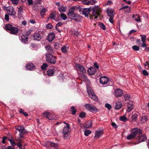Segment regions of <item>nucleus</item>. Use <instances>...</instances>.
I'll list each match as a JSON object with an SVG mask.
<instances>
[{
    "label": "nucleus",
    "instance_id": "1",
    "mask_svg": "<svg viewBox=\"0 0 149 149\" xmlns=\"http://www.w3.org/2000/svg\"><path fill=\"white\" fill-rule=\"evenodd\" d=\"M101 8L98 6H94L92 10L93 19H100V13L101 12Z\"/></svg>",
    "mask_w": 149,
    "mask_h": 149
},
{
    "label": "nucleus",
    "instance_id": "2",
    "mask_svg": "<svg viewBox=\"0 0 149 149\" xmlns=\"http://www.w3.org/2000/svg\"><path fill=\"white\" fill-rule=\"evenodd\" d=\"M5 28L7 31H9L10 33L13 34H16L18 31V29L17 28L13 26L10 24H6L5 25Z\"/></svg>",
    "mask_w": 149,
    "mask_h": 149
},
{
    "label": "nucleus",
    "instance_id": "3",
    "mask_svg": "<svg viewBox=\"0 0 149 149\" xmlns=\"http://www.w3.org/2000/svg\"><path fill=\"white\" fill-rule=\"evenodd\" d=\"M46 60L47 62L55 64L56 62V58L51 54H47L46 55Z\"/></svg>",
    "mask_w": 149,
    "mask_h": 149
},
{
    "label": "nucleus",
    "instance_id": "4",
    "mask_svg": "<svg viewBox=\"0 0 149 149\" xmlns=\"http://www.w3.org/2000/svg\"><path fill=\"white\" fill-rule=\"evenodd\" d=\"M87 91L89 96L92 99L95 101H97L98 100L97 97L91 88H89V87H88Z\"/></svg>",
    "mask_w": 149,
    "mask_h": 149
},
{
    "label": "nucleus",
    "instance_id": "5",
    "mask_svg": "<svg viewBox=\"0 0 149 149\" xmlns=\"http://www.w3.org/2000/svg\"><path fill=\"white\" fill-rule=\"evenodd\" d=\"M43 115L44 117H47L50 120H55L57 118L54 114L49 112H44L43 113Z\"/></svg>",
    "mask_w": 149,
    "mask_h": 149
},
{
    "label": "nucleus",
    "instance_id": "6",
    "mask_svg": "<svg viewBox=\"0 0 149 149\" xmlns=\"http://www.w3.org/2000/svg\"><path fill=\"white\" fill-rule=\"evenodd\" d=\"M5 9L7 10L8 14L11 16H14L16 14V12L15 10L11 6L6 7Z\"/></svg>",
    "mask_w": 149,
    "mask_h": 149
},
{
    "label": "nucleus",
    "instance_id": "7",
    "mask_svg": "<svg viewBox=\"0 0 149 149\" xmlns=\"http://www.w3.org/2000/svg\"><path fill=\"white\" fill-rule=\"evenodd\" d=\"M85 108L90 111L92 112H95L97 111L96 107L93 105L87 104L85 105Z\"/></svg>",
    "mask_w": 149,
    "mask_h": 149
},
{
    "label": "nucleus",
    "instance_id": "8",
    "mask_svg": "<svg viewBox=\"0 0 149 149\" xmlns=\"http://www.w3.org/2000/svg\"><path fill=\"white\" fill-rule=\"evenodd\" d=\"M70 131V125L69 124H67V126L64 127L63 131L64 137H65L67 135H68Z\"/></svg>",
    "mask_w": 149,
    "mask_h": 149
},
{
    "label": "nucleus",
    "instance_id": "9",
    "mask_svg": "<svg viewBox=\"0 0 149 149\" xmlns=\"http://www.w3.org/2000/svg\"><path fill=\"white\" fill-rule=\"evenodd\" d=\"M131 132L135 136L137 135H140L142 133L141 130L137 128H135L132 129L131 130Z\"/></svg>",
    "mask_w": 149,
    "mask_h": 149
},
{
    "label": "nucleus",
    "instance_id": "10",
    "mask_svg": "<svg viewBox=\"0 0 149 149\" xmlns=\"http://www.w3.org/2000/svg\"><path fill=\"white\" fill-rule=\"evenodd\" d=\"M58 72V70L56 68L50 69L47 71V74L49 76H52L54 74Z\"/></svg>",
    "mask_w": 149,
    "mask_h": 149
},
{
    "label": "nucleus",
    "instance_id": "11",
    "mask_svg": "<svg viewBox=\"0 0 149 149\" xmlns=\"http://www.w3.org/2000/svg\"><path fill=\"white\" fill-rule=\"evenodd\" d=\"M75 67L77 69L82 73H85L86 72V70L83 65L79 64H76L75 65Z\"/></svg>",
    "mask_w": 149,
    "mask_h": 149
},
{
    "label": "nucleus",
    "instance_id": "12",
    "mask_svg": "<svg viewBox=\"0 0 149 149\" xmlns=\"http://www.w3.org/2000/svg\"><path fill=\"white\" fill-rule=\"evenodd\" d=\"M123 91L120 89H117L114 90V95L116 97H119L123 94Z\"/></svg>",
    "mask_w": 149,
    "mask_h": 149
},
{
    "label": "nucleus",
    "instance_id": "13",
    "mask_svg": "<svg viewBox=\"0 0 149 149\" xmlns=\"http://www.w3.org/2000/svg\"><path fill=\"white\" fill-rule=\"evenodd\" d=\"M42 37V35L38 33H34L33 36V40L38 41H40Z\"/></svg>",
    "mask_w": 149,
    "mask_h": 149
},
{
    "label": "nucleus",
    "instance_id": "14",
    "mask_svg": "<svg viewBox=\"0 0 149 149\" xmlns=\"http://www.w3.org/2000/svg\"><path fill=\"white\" fill-rule=\"evenodd\" d=\"M109 79L106 76L102 77L100 79V82L102 85H105L109 81Z\"/></svg>",
    "mask_w": 149,
    "mask_h": 149
},
{
    "label": "nucleus",
    "instance_id": "15",
    "mask_svg": "<svg viewBox=\"0 0 149 149\" xmlns=\"http://www.w3.org/2000/svg\"><path fill=\"white\" fill-rule=\"evenodd\" d=\"M127 111L129 112L133 109V102L129 100V101L127 103Z\"/></svg>",
    "mask_w": 149,
    "mask_h": 149
},
{
    "label": "nucleus",
    "instance_id": "16",
    "mask_svg": "<svg viewBox=\"0 0 149 149\" xmlns=\"http://www.w3.org/2000/svg\"><path fill=\"white\" fill-rule=\"evenodd\" d=\"M146 139L147 137L145 135L143 134L141 135V136H139V137L137 139L138 140L139 142L137 143H134V144H136L141 142L143 141L146 140Z\"/></svg>",
    "mask_w": 149,
    "mask_h": 149
},
{
    "label": "nucleus",
    "instance_id": "17",
    "mask_svg": "<svg viewBox=\"0 0 149 149\" xmlns=\"http://www.w3.org/2000/svg\"><path fill=\"white\" fill-rule=\"evenodd\" d=\"M103 134V132L102 131L97 130L95 131L94 138H97L101 136Z\"/></svg>",
    "mask_w": 149,
    "mask_h": 149
},
{
    "label": "nucleus",
    "instance_id": "18",
    "mask_svg": "<svg viewBox=\"0 0 149 149\" xmlns=\"http://www.w3.org/2000/svg\"><path fill=\"white\" fill-rule=\"evenodd\" d=\"M55 35L54 32H52L49 34L47 40L49 41H52L54 39Z\"/></svg>",
    "mask_w": 149,
    "mask_h": 149
},
{
    "label": "nucleus",
    "instance_id": "19",
    "mask_svg": "<svg viewBox=\"0 0 149 149\" xmlns=\"http://www.w3.org/2000/svg\"><path fill=\"white\" fill-rule=\"evenodd\" d=\"M68 16L69 18L71 19H74V18H79L81 17L80 15L74 13L70 14V15H68Z\"/></svg>",
    "mask_w": 149,
    "mask_h": 149
},
{
    "label": "nucleus",
    "instance_id": "20",
    "mask_svg": "<svg viewBox=\"0 0 149 149\" xmlns=\"http://www.w3.org/2000/svg\"><path fill=\"white\" fill-rule=\"evenodd\" d=\"M20 40L23 43H26L28 41V38L27 36L22 35L21 37Z\"/></svg>",
    "mask_w": 149,
    "mask_h": 149
},
{
    "label": "nucleus",
    "instance_id": "21",
    "mask_svg": "<svg viewBox=\"0 0 149 149\" xmlns=\"http://www.w3.org/2000/svg\"><path fill=\"white\" fill-rule=\"evenodd\" d=\"M88 72L89 74L92 75L95 74L96 72V70L93 67H91L88 70Z\"/></svg>",
    "mask_w": 149,
    "mask_h": 149
},
{
    "label": "nucleus",
    "instance_id": "22",
    "mask_svg": "<svg viewBox=\"0 0 149 149\" xmlns=\"http://www.w3.org/2000/svg\"><path fill=\"white\" fill-rule=\"evenodd\" d=\"M91 11V10L90 8H85L83 10L82 13L85 16H88Z\"/></svg>",
    "mask_w": 149,
    "mask_h": 149
},
{
    "label": "nucleus",
    "instance_id": "23",
    "mask_svg": "<svg viewBox=\"0 0 149 149\" xmlns=\"http://www.w3.org/2000/svg\"><path fill=\"white\" fill-rule=\"evenodd\" d=\"M35 68V65L32 63H28L26 66V68L27 69L29 70H31Z\"/></svg>",
    "mask_w": 149,
    "mask_h": 149
},
{
    "label": "nucleus",
    "instance_id": "24",
    "mask_svg": "<svg viewBox=\"0 0 149 149\" xmlns=\"http://www.w3.org/2000/svg\"><path fill=\"white\" fill-rule=\"evenodd\" d=\"M85 127L86 128H89L92 126V121L91 120H88L85 123Z\"/></svg>",
    "mask_w": 149,
    "mask_h": 149
},
{
    "label": "nucleus",
    "instance_id": "25",
    "mask_svg": "<svg viewBox=\"0 0 149 149\" xmlns=\"http://www.w3.org/2000/svg\"><path fill=\"white\" fill-rule=\"evenodd\" d=\"M46 50L49 53H52L53 52V49L50 45H47L45 47Z\"/></svg>",
    "mask_w": 149,
    "mask_h": 149
},
{
    "label": "nucleus",
    "instance_id": "26",
    "mask_svg": "<svg viewBox=\"0 0 149 149\" xmlns=\"http://www.w3.org/2000/svg\"><path fill=\"white\" fill-rule=\"evenodd\" d=\"M122 106V104L120 102H118L116 103L115 108L117 109H120Z\"/></svg>",
    "mask_w": 149,
    "mask_h": 149
},
{
    "label": "nucleus",
    "instance_id": "27",
    "mask_svg": "<svg viewBox=\"0 0 149 149\" xmlns=\"http://www.w3.org/2000/svg\"><path fill=\"white\" fill-rule=\"evenodd\" d=\"M68 47L64 46L61 48V50L62 52L65 54L67 52V51L68 50Z\"/></svg>",
    "mask_w": 149,
    "mask_h": 149
},
{
    "label": "nucleus",
    "instance_id": "28",
    "mask_svg": "<svg viewBox=\"0 0 149 149\" xmlns=\"http://www.w3.org/2000/svg\"><path fill=\"white\" fill-rule=\"evenodd\" d=\"M75 8L74 7H72L70 8L69 10L68 13L67 14V15H70V14L73 13L74 12Z\"/></svg>",
    "mask_w": 149,
    "mask_h": 149
},
{
    "label": "nucleus",
    "instance_id": "29",
    "mask_svg": "<svg viewBox=\"0 0 149 149\" xmlns=\"http://www.w3.org/2000/svg\"><path fill=\"white\" fill-rule=\"evenodd\" d=\"M47 10L46 8H43L40 11V15L41 16L43 17Z\"/></svg>",
    "mask_w": 149,
    "mask_h": 149
},
{
    "label": "nucleus",
    "instance_id": "30",
    "mask_svg": "<svg viewBox=\"0 0 149 149\" xmlns=\"http://www.w3.org/2000/svg\"><path fill=\"white\" fill-rule=\"evenodd\" d=\"M107 13L109 16L113 17L114 16V14L112 10H107Z\"/></svg>",
    "mask_w": 149,
    "mask_h": 149
},
{
    "label": "nucleus",
    "instance_id": "31",
    "mask_svg": "<svg viewBox=\"0 0 149 149\" xmlns=\"http://www.w3.org/2000/svg\"><path fill=\"white\" fill-rule=\"evenodd\" d=\"M59 11L60 12H65L66 10V6H62L61 8H58Z\"/></svg>",
    "mask_w": 149,
    "mask_h": 149
},
{
    "label": "nucleus",
    "instance_id": "32",
    "mask_svg": "<svg viewBox=\"0 0 149 149\" xmlns=\"http://www.w3.org/2000/svg\"><path fill=\"white\" fill-rule=\"evenodd\" d=\"M135 136L132 133L129 134L127 137V139L128 140H130L134 138Z\"/></svg>",
    "mask_w": 149,
    "mask_h": 149
},
{
    "label": "nucleus",
    "instance_id": "33",
    "mask_svg": "<svg viewBox=\"0 0 149 149\" xmlns=\"http://www.w3.org/2000/svg\"><path fill=\"white\" fill-rule=\"evenodd\" d=\"M140 36L141 37V40L142 42H145L146 39V37L145 35H140Z\"/></svg>",
    "mask_w": 149,
    "mask_h": 149
},
{
    "label": "nucleus",
    "instance_id": "34",
    "mask_svg": "<svg viewBox=\"0 0 149 149\" xmlns=\"http://www.w3.org/2000/svg\"><path fill=\"white\" fill-rule=\"evenodd\" d=\"M148 119L147 117L144 116H143L141 119V121L143 123H145L147 121Z\"/></svg>",
    "mask_w": 149,
    "mask_h": 149
},
{
    "label": "nucleus",
    "instance_id": "35",
    "mask_svg": "<svg viewBox=\"0 0 149 149\" xmlns=\"http://www.w3.org/2000/svg\"><path fill=\"white\" fill-rule=\"evenodd\" d=\"M8 141L10 142L11 145L13 146H15L16 145V143L13 139L11 138L10 139H8Z\"/></svg>",
    "mask_w": 149,
    "mask_h": 149
},
{
    "label": "nucleus",
    "instance_id": "36",
    "mask_svg": "<svg viewBox=\"0 0 149 149\" xmlns=\"http://www.w3.org/2000/svg\"><path fill=\"white\" fill-rule=\"evenodd\" d=\"M123 96L125 100H130V97L129 95L128 94H125L123 95Z\"/></svg>",
    "mask_w": 149,
    "mask_h": 149
},
{
    "label": "nucleus",
    "instance_id": "37",
    "mask_svg": "<svg viewBox=\"0 0 149 149\" xmlns=\"http://www.w3.org/2000/svg\"><path fill=\"white\" fill-rule=\"evenodd\" d=\"M137 113H135L133 114L132 116V120L133 121H136V119L137 118Z\"/></svg>",
    "mask_w": 149,
    "mask_h": 149
},
{
    "label": "nucleus",
    "instance_id": "38",
    "mask_svg": "<svg viewBox=\"0 0 149 149\" xmlns=\"http://www.w3.org/2000/svg\"><path fill=\"white\" fill-rule=\"evenodd\" d=\"M56 13L54 12H53L51 13L49 17V18H50L52 19H54V18L55 17Z\"/></svg>",
    "mask_w": 149,
    "mask_h": 149
},
{
    "label": "nucleus",
    "instance_id": "39",
    "mask_svg": "<svg viewBox=\"0 0 149 149\" xmlns=\"http://www.w3.org/2000/svg\"><path fill=\"white\" fill-rule=\"evenodd\" d=\"M61 17L63 20H65L67 19V17L66 15L62 13L61 14Z\"/></svg>",
    "mask_w": 149,
    "mask_h": 149
},
{
    "label": "nucleus",
    "instance_id": "40",
    "mask_svg": "<svg viewBox=\"0 0 149 149\" xmlns=\"http://www.w3.org/2000/svg\"><path fill=\"white\" fill-rule=\"evenodd\" d=\"M71 111L73 114L74 115L75 114L76 111L74 107H72L71 108Z\"/></svg>",
    "mask_w": 149,
    "mask_h": 149
},
{
    "label": "nucleus",
    "instance_id": "41",
    "mask_svg": "<svg viewBox=\"0 0 149 149\" xmlns=\"http://www.w3.org/2000/svg\"><path fill=\"white\" fill-rule=\"evenodd\" d=\"M19 132L20 133V134H24L26 133V132L24 128V127H23V128H22L19 131Z\"/></svg>",
    "mask_w": 149,
    "mask_h": 149
},
{
    "label": "nucleus",
    "instance_id": "42",
    "mask_svg": "<svg viewBox=\"0 0 149 149\" xmlns=\"http://www.w3.org/2000/svg\"><path fill=\"white\" fill-rule=\"evenodd\" d=\"M99 26L102 29L104 30L106 29V27L104 25L103 23H100L99 24Z\"/></svg>",
    "mask_w": 149,
    "mask_h": 149
},
{
    "label": "nucleus",
    "instance_id": "43",
    "mask_svg": "<svg viewBox=\"0 0 149 149\" xmlns=\"http://www.w3.org/2000/svg\"><path fill=\"white\" fill-rule=\"evenodd\" d=\"M48 66V65L47 64L44 63L41 66V69L43 70H45Z\"/></svg>",
    "mask_w": 149,
    "mask_h": 149
},
{
    "label": "nucleus",
    "instance_id": "44",
    "mask_svg": "<svg viewBox=\"0 0 149 149\" xmlns=\"http://www.w3.org/2000/svg\"><path fill=\"white\" fill-rule=\"evenodd\" d=\"M91 132L89 130H86L84 132V134L86 136H88L89 134H91Z\"/></svg>",
    "mask_w": 149,
    "mask_h": 149
},
{
    "label": "nucleus",
    "instance_id": "45",
    "mask_svg": "<svg viewBox=\"0 0 149 149\" xmlns=\"http://www.w3.org/2000/svg\"><path fill=\"white\" fill-rule=\"evenodd\" d=\"M132 49L135 51H138L139 49V46L137 45H134L132 47Z\"/></svg>",
    "mask_w": 149,
    "mask_h": 149
},
{
    "label": "nucleus",
    "instance_id": "46",
    "mask_svg": "<svg viewBox=\"0 0 149 149\" xmlns=\"http://www.w3.org/2000/svg\"><path fill=\"white\" fill-rule=\"evenodd\" d=\"M120 120L121 121H125L127 120V119L125 116H123L120 118Z\"/></svg>",
    "mask_w": 149,
    "mask_h": 149
},
{
    "label": "nucleus",
    "instance_id": "47",
    "mask_svg": "<svg viewBox=\"0 0 149 149\" xmlns=\"http://www.w3.org/2000/svg\"><path fill=\"white\" fill-rule=\"evenodd\" d=\"M23 126H20L19 125H17L15 126V128L19 132L20 130L23 128Z\"/></svg>",
    "mask_w": 149,
    "mask_h": 149
},
{
    "label": "nucleus",
    "instance_id": "48",
    "mask_svg": "<svg viewBox=\"0 0 149 149\" xmlns=\"http://www.w3.org/2000/svg\"><path fill=\"white\" fill-rule=\"evenodd\" d=\"M54 45V48L56 49H58L59 47V44L58 43H55Z\"/></svg>",
    "mask_w": 149,
    "mask_h": 149
},
{
    "label": "nucleus",
    "instance_id": "49",
    "mask_svg": "<svg viewBox=\"0 0 149 149\" xmlns=\"http://www.w3.org/2000/svg\"><path fill=\"white\" fill-rule=\"evenodd\" d=\"M145 67L146 69L149 68V63L148 62H146L144 64Z\"/></svg>",
    "mask_w": 149,
    "mask_h": 149
},
{
    "label": "nucleus",
    "instance_id": "50",
    "mask_svg": "<svg viewBox=\"0 0 149 149\" xmlns=\"http://www.w3.org/2000/svg\"><path fill=\"white\" fill-rule=\"evenodd\" d=\"M52 25L51 23H49L46 25V27L47 29H51L52 28Z\"/></svg>",
    "mask_w": 149,
    "mask_h": 149
},
{
    "label": "nucleus",
    "instance_id": "51",
    "mask_svg": "<svg viewBox=\"0 0 149 149\" xmlns=\"http://www.w3.org/2000/svg\"><path fill=\"white\" fill-rule=\"evenodd\" d=\"M105 107L106 108H107L109 109H110L111 108V105L110 104H108V103L105 104Z\"/></svg>",
    "mask_w": 149,
    "mask_h": 149
},
{
    "label": "nucleus",
    "instance_id": "52",
    "mask_svg": "<svg viewBox=\"0 0 149 149\" xmlns=\"http://www.w3.org/2000/svg\"><path fill=\"white\" fill-rule=\"evenodd\" d=\"M12 3L14 4H17L18 2V0H11Z\"/></svg>",
    "mask_w": 149,
    "mask_h": 149
},
{
    "label": "nucleus",
    "instance_id": "53",
    "mask_svg": "<svg viewBox=\"0 0 149 149\" xmlns=\"http://www.w3.org/2000/svg\"><path fill=\"white\" fill-rule=\"evenodd\" d=\"M86 115V114L84 112H82L80 113L79 116L80 117L83 118L85 117Z\"/></svg>",
    "mask_w": 149,
    "mask_h": 149
},
{
    "label": "nucleus",
    "instance_id": "54",
    "mask_svg": "<svg viewBox=\"0 0 149 149\" xmlns=\"http://www.w3.org/2000/svg\"><path fill=\"white\" fill-rule=\"evenodd\" d=\"M143 74L146 76H148V73L147 71L146 70H144L142 72Z\"/></svg>",
    "mask_w": 149,
    "mask_h": 149
},
{
    "label": "nucleus",
    "instance_id": "55",
    "mask_svg": "<svg viewBox=\"0 0 149 149\" xmlns=\"http://www.w3.org/2000/svg\"><path fill=\"white\" fill-rule=\"evenodd\" d=\"M137 44L139 46H141V41L139 39H138L136 40V41Z\"/></svg>",
    "mask_w": 149,
    "mask_h": 149
},
{
    "label": "nucleus",
    "instance_id": "56",
    "mask_svg": "<svg viewBox=\"0 0 149 149\" xmlns=\"http://www.w3.org/2000/svg\"><path fill=\"white\" fill-rule=\"evenodd\" d=\"M137 16V18H136L135 19V20L136 21L138 22H139L140 21V16L139 15H136Z\"/></svg>",
    "mask_w": 149,
    "mask_h": 149
},
{
    "label": "nucleus",
    "instance_id": "57",
    "mask_svg": "<svg viewBox=\"0 0 149 149\" xmlns=\"http://www.w3.org/2000/svg\"><path fill=\"white\" fill-rule=\"evenodd\" d=\"M23 12V10L22 8L20 7L18 8V12L19 13H21Z\"/></svg>",
    "mask_w": 149,
    "mask_h": 149
},
{
    "label": "nucleus",
    "instance_id": "58",
    "mask_svg": "<svg viewBox=\"0 0 149 149\" xmlns=\"http://www.w3.org/2000/svg\"><path fill=\"white\" fill-rule=\"evenodd\" d=\"M50 145L51 146L56 147L57 146V144L54 143L53 142H51L50 143Z\"/></svg>",
    "mask_w": 149,
    "mask_h": 149
},
{
    "label": "nucleus",
    "instance_id": "59",
    "mask_svg": "<svg viewBox=\"0 0 149 149\" xmlns=\"http://www.w3.org/2000/svg\"><path fill=\"white\" fill-rule=\"evenodd\" d=\"M5 19L7 21L9 20V17L8 15L7 14H6L5 16Z\"/></svg>",
    "mask_w": 149,
    "mask_h": 149
},
{
    "label": "nucleus",
    "instance_id": "60",
    "mask_svg": "<svg viewBox=\"0 0 149 149\" xmlns=\"http://www.w3.org/2000/svg\"><path fill=\"white\" fill-rule=\"evenodd\" d=\"M29 5H31L33 4V1L32 0H27Z\"/></svg>",
    "mask_w": 149,
    "mask_h": 149
},
{
    "label": "nucleus",
    "instance_id": "61",
    "mask_svg": "<svg viewBox=\"0 0 149 149\" xmlns=\"http://www.w3.org/2000/svg\"><path fill=\"white\" fill-rule=\"evenodd\" d=\"M94 66L97 69H98L99 66L97 63H94Z\"/></svg>",
    "mask_w": 149,
    "mask_h": 149
},
{
    "label": "nucleus",
    "instance_id": "62",
    "mask_svg": "<svg viewBox=\"0 0 149 149\" xmlns=\"http://www.w3.org/2000/svg\"><path fill=\"white\" fill-rule=\"evenodd\" d=\"M142 44H141V46L143 47H145L147 45L146 44L145 42H142Z\"/></svg>",
    "mask_w": 149,
    "mask_h": 149
},
{
    "label": "nucleus",
    "instance_id": "63",
    "mask_svg": "<svg viewBox=\"0 0 149 149\" xmlns=\"http://www.w3.org/2000/svg\"><path fill=\"white\" fill-rule=\"evenodd\" d=\"M109 22L111 23H113V17H110L109 19Z\"/></svg>",
    "mask_w": 149,
    "mask_h": 149
},
{
    "label": "nucleus",
    "instance_id": "64",
    "mask_svg": "<svg viewBox=\"0 0 149 149\" xmlns=\"http://www.w3.org/2000/svg\"><path fill=\"white\" fill-rule=\"evenodd\" d=\"M111 125L113 127L116 128L117 127V125L114 123H112L111 124Z\"/></svg>",
    "mask_w": 149,
    "mask_h": 149
}]
</instances>
